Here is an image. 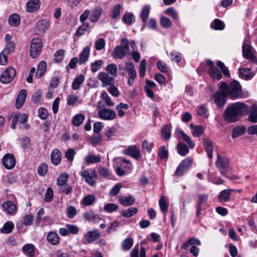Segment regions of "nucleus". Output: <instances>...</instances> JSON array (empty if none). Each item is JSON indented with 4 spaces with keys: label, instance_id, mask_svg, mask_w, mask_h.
<instances>
[{
    "label": "nucleus",
    "instance_id": "1",
    "mask_svg": "<svg viewBox=\"0 0 257 257\" xmlns=\"http://www.w3.org/2000/svg\"><path fill=\"white\" fill-rule=\"evenodd\" d=\"M248 110L247 106L242 102H237L228 105L223 114L224 119L229 122H234L239 119Z\"/></svg>",
    "mask_w": 257,
    "mask_h": 257
},
{
    "label": "nucleus",
    "instance_id": "2",
    "mask_svg": "<svg viewBox=\"0 0 257 257\" xmlns=\"http://www.w3.org/2000/svg\"><path fill=\"white\" fill-rule=\"evenodd\" d=\"M220 89L225 91L227 95H230L232 98L241 96V87L237 81H233L228 85L226 83L223 82L220 85Z\"/></svg>",
    "mask_w": 257,
    "mask_h": 257
},
{
    "label": "nucleus",
    "instance_id": "3",
    "mask_svg": "<svg viewBox=\"0 0 257 257\" xmlns=\"http://www.w3.org/2000/svg\"><path fill=\"white\" fill-rule=\"evenodd\" d=\"M130 50L129 42L127 39L122 38L121 45L115 47L112 53V56L115 59H121L125 57Z\"/></svg>",
    "mask_w": 257,
    "mask_h": 257
},
{
    "label": "nucleus",
    "instance_id": "4",
    "mask_svg": "<svg viewBox=\"0 0 257 257\" xmlns=\"http://www.w3.org/2000/svg\"><path fill=\"white\" fill-rule=\"evenodd\" d=\"M132 168V165L129 160L122 158L118 159L116 167V172L118 176L124 175L125 172L131 171Z\"/></svg>",
    "mask_w": 257,
    "mask_h": 257
},
{
    "label": "nucleus",
    "instance_id": "5",
    "mask_svg": "<svg viewBox=\"0 0 257 257\" xmlns=\"http://www.w3.org/2000/svg\"><path fill=\"white\" fill-rule=\"evenodd\" d=\"M42 48V41L39 37L32 39L30 47V55L35 58L41 53Z\"/></svg>",
    "mask_w": 257,
    "mask_h": 257
},
{
    "label": "nucleus",
    "instance_id": "6",
    "mask_svg": "<svg viewBox=\"0 0 257 257\" xmlns=\"http://www.w3.org/2000/svg\"><path fill=\"white\" fill-rule=\"evenodd\" d=\"M102 102L99 101L98 103V106L101 107L100 108L98 112V115L99 117L104 120H112L115 118L116 116V113L114 111L106 108L101 106V104Z\"/></svg>",
    "mask_w": 257,
    "mask_h": 257
},
{
    "label": "nucleus",
    "instance_id": "7",
    "mask_svg": "<svg viewBox=\"0 0 257 257\" xmlns=\"http://www.w3.org/2000/svg\"><path fill=\"white\" fill-rule=\"evenodd\" d=\"M242 55L244 58L257 64V57L254 55L252 48L249 44L244 42L242 45Z\"/></svg>",
    "mask_w": 257,
    "mask_h": 257
},
{
    "label": "nucleus",
    "instance_id": "8",
    "mask_svg": "<svg viewBox=\"0 0 257 257\" xmlns=\"http://www.w3.org/2000/svg\"><path fill=\"white\" fill-rule=\"evenodd\" d=\"M126 70L128 73L127 84L132 86L137 77V72L134 64L132 62L127 61L125 63Z\"/></svg>",
    "mask_w": 257,
    "mask_h": 257
},
{
    "label": "nucleus",
    "instance_id": "9",
    "mask_svg": "<svg viewBox=\"0 0 257 257\" xmlns=\"http://www.w3.org/2000/svg\"><path fill=\"white\" fill-rule=\"evenodd\" d=\"M206 64L209 67L208 74L213 78L220 80L222 78V74L220 70L215 66L214 62L211 60H206Z\"/></svg>",
    "mask_w": 257,
    "mask_h": 257
},
{
    "label": "nucleus",
    "instance_id": "10",
    "mask_svg": "<svg viewBox=\"0 0 257 257\" xmlns=\"http://www.w3.org/2000/svg\"><path fill=\"white\" fill-rule=\"evenodd\" d=\"M16 72L15 69L10 67L8 68L1 75L0 80L3 83L10 82L15 77Z\"/></svg>",
    "mask_w": 257,
    "mask_h": 257
},
{
    "label": "nucleus",
    "instance_id": "11",
    "mask_svg": "<svg viewBox=\"0 0 257 257\" xmlns=\"http://www.w3.org/2000/svg\"><path fill=\"white\" fill-rule=\"evenodd\" d=\"M217 160L216 162V165L219 169L221 173L224 175L229 169V161L227 158L221 157L217 156Z\"/></svg>",
    "mask_w": 257,
    "mask_h": 257
},
{
    "label": "nucleus",
    "instance_id": "12",
    "mask_svg": "<svg viewBox=\"0 0 257 257\" xmlns=\"http://www.w3.org/2000/svg\"><path fill=\"white\" fill-rule=\"evenodd\" d=\"M227 94L225 91H218L214 93L213 97L214 102L218 107H222L226 103Z\"/></svg>",
    "mask_w": 257,
    "mask_h": 257
},
{
    "label": "nucleus",
    "instance_id": "13",
    "mask_svg": "<svg viewBox=\"0 0 257 257\" xmlns=\"http://www.w3.org/2000/svg\"><path fill=\"white\" fill-rule=\"evenodd\" d=\"M192 163V160L190 158H187L183 160L177 167L175 175L182 176L188 169Z\"/></svg>",
    "mask_w": 257,
    "mask_h": 257
},
{
    "label": "nucleus",
    "instance_id": "14",
    "mask_svg": "<svg viewBox=\"0 0 257 257\" xmlns=\"http://www.w3.org/2000/svg\"><path fill=\"white\" fill-rule=\"evenodd\" d=\"M175 135L178 140H182L185 142L188 145V147L192 149L194 147L195 143L192 141L190 137L186 135L184 132L180 130H176Z\"/></svg>",
    "mask_w": 257,
    "mask_h": 257
},
{
    "label": "nucleus",
    "instance_id": "15",
    "mask_svg": "<svg viewBox=\"0 0 257 257\" xmlns=\"http://www.w3.org/2000/svg\"><path fill=\"white\" fill-rule=\"evenodd\" d=\"M3 164L6 169H12L16 165L15 158L11 154H7L3 158Z\"/></svg>",
    "mask_w": 257,
    "mask_h": 257
},
{
    "label": "nucleus",
    "instance_id": "16",
    "mask_svg": "<svg viewBox=\"0 0 257 257\" xmlns=\"http://www.w3.org/2000/svg\"><path fill=\"white\" fill-rule=\"evenodd\" d=\"M123 153L124 155L130 156L138 160L141 158L140 150L136 145L129 146L128 148L123 151Z\"/></svg>",
    "mask_w": 257,
    "mask_h": 257
},
{
    "label": "nucleus",
    "instance_id": "17",
    "mask_svg": "<svg viewBox=\"0 0 257 257\" xmlns=\"http://www.w3.org/2000/svg\"><path fill=\"white\" fill-rule=\"evenodd\" d=\"M98 79L102 82L103 87H106L112 84L114 80V77H110L105 72H100L98 75Z\"/></svg>",
    "mask_w": 257,
    "mask_h": 257
},
{
    "label": "nucleus",
    "instance_id": "18",
    "mask_svg": "<svg viewBox=\"0 0 257 257\" xmlns=\"http://www.w3.org/2000/svg\"><path fill=\"white\" fill-rule=\"evenodd\" d=\"M41 6L40 0H30L26 4V10L29 13H34L38 11Z\"/></svg>",
    "mask_w": 257,
    "mask_h": 257
},
{
    "label": "nucleus",
    "instance_id": "19",
    "mask_svg": "<svg viewBox=\"0 0 257 257\" xmlns=\"http://www.w3.org/2000/svg\"><path fill=\"white\" fill-rule=\"evenodd\" d=\"M27 96V90L22 89L19 92L16 102V107L19 109L24 104Z\"/></svg>",
    "mask_w": 257,
    "mask_h": 257
},
{
    "label": "nucleus",
    "instance_id": "20",
    "mask_svg": "<svg viewBox=\"0 0 257 257\" xmlns=\"http://www.w3.org/2000/svg\"><path fill=\"white\" fill-rule=\"evenodd\" d=\"M90 48L89 46H87L83 49L82 51L79 55V64L81 65L85 63L89 59Z\"/></svg>",
    "mask_w": 257,
    "mask_h": 257
},
{
    "label": "nucleus",
    "instance_id": "21",
    "mask_svg": "<svg viewBox=\"0 0 257 257\" xmlns=\"http://www.w3.org/2000/svg\"><path fill=\"white\" fill-rule=\"evenodd\" d=\"M100 236V233L97 230H92L88 231L86 233L85 237L86 240L88 243H90L96 240L97 239L99 238Z\"/></svg>",
    "mask_w": 257,
    "mask_h": 257
},
{
    "label": "nucleus",
    "instance_id": "22",
    "mask_svg": "<svg viewBox=\"0 0 257 257\" xmlns=\"http://www.w3.org/2000/svg\"><path fill=\"white\" fill-rule=\"evenodd\" d=\"M203 145L205 151L207 152L208 158L211 159L212 158V153L213 150L212 142L208 139H205L203 141Z\"/></svg>",
    "mask_w": 257,
    "mask_h": 257
},
{
    "label": "nucleus",
    "instance_id": "23",
    "mask_svg": "<svg viewBox=\"0 0 257 257\" xmlns=\"http://www.w3.org/2000/svg\"><path fill=\"white\" fill-rule=\"evenodd\" d=\"M51 160L54 165H57L61 160V152L57 149H55L51 153Z\"/></svg>",
    "mask_w": 257,
    "mask_h": 257
},
{
    "label": "nucleus",
    "instance_id": "24",
    "mask_svg": "<svg viewBox=\"0 0 257 257\" xmlns=\"http://www.w3.org/2000/svg\"><path fill=\"white\" fill-rule=\"evenodd\" d=\"M239 72L241 77L246 80L251 79L254 76L253 73L249 68H239Z\"/></svg>",
    "mask_w": 257,
    "mask_h": 257
},
{
    "label": "nucleus",
    "instance_id": "25",
    "mask_svg": "<svg viewBox=\"0 0 257 257\" xmlns=\"http://www.w3.org/2000/svg\"><path fill=\"white\" fill-rule=\"evenodd\" d=\"M119 203L125 206H131L133 204L135 201V198L133 196L127 197L122 196L119 198Z\"/></svg>",
    "mask_w": 257,
    "mask_h": 257
},
{
    "label": "nucleus",
    "instance_id": "26",
    "mask_svg": "<svg viewBox=\"0 0 257 257\" xmlns=\"http://www.w3.org/2000/svg\"><path fill=\"white\" fill-rule=\"evenodd\" d=\"M151 7L148 5L144 6L141 12L140 18L144 23H147V19L149 16Z\"/></svg>",
    "mask_w": 257,
    "mask_h": 257
},
{
    "label": "nucleus",
    "instance_id": "27",
    "mask_svg": "<svg viewBox=\"0 0 257 257\" xmlns=\"http://www.w3.org/2000/svg\"><path fill=\"white\" fill-rule=\"evenodd\" d=\"M47 239L48 242L53 245L57 244L59 242V237L58 234L53 231H51L48 234Z\"/></svg>",
    "mask_w": 257,
    "mask_h": 257
},
{
    "label": "nucleus",
    "instance_id": "28",
    "mask_svg": "<svg viewBox=\"0 0 257 257\" xmlns=\"http://www.w3.org/2000/svg\"><path fill=\"white\" fill-rule=\"evenodd\" d=\"M232 190L230 189H225L219 193V199L221 202H228L230 199V193Z\"/></svg>",
    "mask_w": 257,
    "mask_h": 257
},
{
    "label": "nucleus",
    "instance_id": "29",
    "mask_svg": "<svg viewBox=\"0 0 257 257\" xmlns=\"http://www.w3.org/2000/svg\"><path fill=\"white\" fill-rule=\"evenodd\" d=\"M84 161L87 164H93L100 162L101 158L99 155L89 154L84 157Z\"/></svg>",
    "mask_w": 257,
    "mask_h": 257
},
{
    "label": "nucleus",
    "instance_id": "30",
    "mask_svg": "<svg viewBox=\"0 0 257 257\" xmlns=\"http://www.w3.org/2000/svg\"><path fill=\"white\" fill-rule=\"evenodd\" d=\"M47 68V63L45 61H41L38 67L36 76L38 78H41L44 74Z\"/></svg>",
    "mask_w": 257,
    "mask_h": 257
},
{
    "label": "nucleus",
    "instance_id": "31",
    "mask_svg": "<svg viewBox=\"0 0 257 257\" xmlns=\"http://www.w3.org/2000/svg\"><path fill=\"white\" fill-rule=\"evenodd\" d=\"M101 130H94V134L93 136L89 138L90 141L93 145H97L99 143L102 139V137L99 134Z\"/></svg>",
    "mask_w": 257,
    "mask_h": 257
},
{
    "label": "nucleus",
    "instance_id": "32",
    "mask_svg": "<svg viewBox=\"0 0 257 257\" xmlns=\"http://www.w3.org/2000/svg\"><path fill=\"white\" fill-rule=\"evenodd\" d=\"M24 253L29 257H33L35 255V246L32 244H27L23 247Z\"/></svg>",
    "mask_w": 257,
    "mask_h": 257
},
{
    "label": "nucleus",
    "instance_id": "33",
    "mask_svg": "<svg viewBox=\"0 0 257 257\" xmlns=\"http://www.w3.org/2000/svg\"><path fill=\"white\" fill-rule=\"evenodd\" d=\"M84 76L80 74L77 76L73 80L72 84V88L73 90H77L80 88L81 84L83 82Z\"/></svg>",
    "mask_w": 257,
    "mask_h": 257
},
{
    "label": "nucleus",
    "instance_id": "34",
    "mask_svg": "<svg viewBox=\"0 0 257 257\" xmlns=\"http://www.w3.org/2000/svg\"><path fill=\"white\" fill-rule=\"evenodd\" d=\"M50 26V22L48 20L43 19L38 22L37 27L41 32H44Z\"/></svg>",
    "mask_w": 257,
    "mask_h": 257
},
{
    "label": "nucleus",
    "instance_id": "35",
    "mask_svg": "<svg viewBox=\"0 0 257 257\" xmlns=\"http://www.w3.org/2000/svg\"><path fill=\"white\" fill-rule=\"evenodd\" d=\"M9 23L13 27H18L20 24V18L17 14L11 15L9 18Z\"/></svg>",
    "mask_w": 257,
    "mask_h": 257
},
{
    "label": "nucleus",
    "instance_id": "36",
    "mask_svg": "<svg viewBox=\"0 0 257 257\" xmlns=\"http://www.w3.org/2000/svg\"><path fill=\"white\" fill-rule=\"evenodd\" d=\"M4 208L9 214H12L16 210V207L14 203L11 201H8L3 203Z\"/></svg>",
    "mask_w": 257,
    "mask_h": 257
},
{
    "label": "nucleus",
    "instance_id": "37",
    "mask_svg": "<svg viewBox=\"0 0 257 257\" xmlns=\"http://www.w3.org/2000/svg\"><path fill=\"white\" fill-rule=\"evenodd\" d=\"M84 217L87 220L91 221L94 223L98 222L100 219L99 215L95 214L92 211L85 213L84 214Z\"/></svg>",
    "mask_w": 257,
    "mask_h": 257
},
{
    "label": "nucleus",
    "instance_id": "38",
    "mask_svg": "<svg viewBox=\"0 0 257 257\" xmlns=\"http://www.w3.org/2000/svg\"><path fill=\"white\" fill-rule=\"evenodd\" d=\"M210 27L216 30H222L224 29V24L220 20L216 19L211 24Z\"/></svg>",
    "mask_w": 257,
    "mask_h": 257
},
{
    "label": "nucleus",
    "instance_id": "39",
    "mask_svg": "<svg viewBox=\"0 0 257 257\" xmlns=\"http://www.w3.org/2000/svg\"><path fill=\"white\" fill-rule=\"evenodd\" d=\"M79 231V228L77 226L73 224H66L65 228V236L71 233L72 234H76Z\"/></svg>",
    "mask_w": 257,
    "mask_h": 257
},
{
    "label": "nucleus",
    "instance_id": "40",
    "mask_svg": "<svg viewBox=\"0 0 257 257\" xmlns=\"http://www.w3.org/2000/svg\"><path fill=\"white\" fill-rule=\"evenodd\" d=\"M177 151L180 155L185 156L189 153V149L186 145L180 143L177 145Z\"/></svg>",
    "mask_w": 257,
    "mask_h": 257
},
{
    "label": "nucleus",
    "instance_id": "41",
    "mask_svg": "<svg viewBox=\"0 0 257 257\" xmlns=\"http://www.w3.org/2000/svg\"><path fill=\"white\" fill-rule=\"evenodd\" d=\"M251 112L248 116V119L252 122H257V105H251Z\"/></svg>",
    "mask_w": 257,
    "mask_h": 257
},
{
    "label": "nucleus",
    "instance_id": "42",
    "mask_svg": "<svg viewBox=\"0 0 257 257\" xmlns=\"http://www.w3.org/2000/svg\"><path fill=\"white\" fill-rule=\"evenodd\" d=\"M79 102V97L75 94H70L67 96V103L69 106H75Z\"/></svg>",
    "mask_w": 257,
    "mask_h": 257
},
{
    "label": "nucleus",
    "instance_id": "43",
    "mask_svg": "<svg viewBox=\"0 0 257 257\" xmlns=\"http://www.w3.org/2000/svg\"><path fill=\"white\" fill-rule=\"evenodd\" d=\"M159 206L162 212L163 213H165L167 212L168 207H169V203L165 200V198L164 196H162L159 201Z\"/></svg>",
    "mask_w": 257,
    "mask_h": 257
},
{
    "label": "nucleus",
    "instance_id": "44",
    "mask_svg": "<svg viewBox=\"0 0 257 257\" xmlns=\"http://www.w3.org/2000/svg\"><path fill=\"white\" fill-rule=\"evenodd\" d=\"M19 121L20 124L19 127L20 128H27L28 127H29V125L27 123L28 116L25 113H23L21 115L20 114Z\"/></svg>",
    "mask_w": 257,
    "mask_h": 257
},
{
    "label": "nucleus",
    "instance_id": "45",
    "mask_svg": "<svg viewBox=\"0 0 257 257\" xmlns=\"http://www.w3.org/2000/svg\"><path fill=\"white\" fill-rule=\"evenodd\" d=\"M85 116L82 113H78L76 114L73 118L72 123L76 126H79L84 121Z\"/></svg>",
    "mask_w": 257,
    "mask_h": 257
},
{
    "label": "nucleus",
    "instance_id": "46",
    "mask_svg": "<svg viewBox=\"0 0 257 257\" xmlns=\"http://www.w3.org/2000/svg\"><path fill=\"white\" fill-rule=\"evenodd\" d=\"M106 71L109 73L113 77H116L117 74L116 65L114 63L108 65L106 67Z\"/></svg>",
    "mask_w": 257,
    "mask_h": 257
},
{
    "label": "nucleus",
    "instance_id": "47",
    "mask_svg": "<svg viewBox=\"0 0 257 257\" xmlns=\"http://www.w3.org/2000/svg\"><path fill=\"white\" fill-rule=\"evenodd\" d=\"M103 64V62L101 60H96L91 63V71L93 73L96 72L101 68Z\"/></svg>",
    "mask_w": 257,
    "mask_h": 257
},
{
    "label": "nucleus",
    "instance_id": "48",
    "mask_svg": "<svg viewBox=\"0 0 257 257\" xmlns=\"http://www.w3.org/2000/svg\"><path fill=\"white\" fill-rule=\"evenodd\" d=\"M14 227V223L12 221H8L1 228V232L3 233H9L12 232Z\"/></svg>",
    "mask_w": 257,
    "mask_h": 257
},
{
    "label": "nucleus",
    "instance_id": "49",
    "mask_svg": "<svg viewBox=\"0 0 257 257\" xmlns=\"http://www.w3.org/2000/svg\"><path fill=\"white\" fill-rule=\"evenodd\" d=\"M133 243V239L132 238H126L121 244L122 249L124 250H129L132 247Z\"/></svg>",
    "mask_w": 257,
    "mask_h": 257
},
{
    "label": "nucleus",
    "instance_id": "50",
    "mask_svg": "<svg viewBox=\"0 0 257 257\" xmlns=\"http://www.w3.org/2000/svg\"><path fill=\"white\" fill-rule=\"evenodd\" d=\"M95 200V197L93 195H88L82 200V203L85 206L92 205Z\"/></svg>",
    "mask_w": 257,
    "mask_h": 257
},
{
    "label": "nucleus",
    "instance_id": "51",
    "mask_svg": "<svg viewBox=\"0 0 257 257\" xmlns=\"http://www.w3.org/2000/svg\"><path fill=\"white\" fill-rule=\"evenodd\" d=\"M165 13L168 16H170L175 21H178L179 16L178 12L173 8H168L166 11Z\"/></svg>",
    "mask_w": 257,
    "mask_h": 257
},
{
    "label": "nucleus",
    "instance_id": "52",
    "mask_svg": "<svg viewBox=\"0 0 257 257\" xmlns=\"http://www.w3.org/2000/svg\"><path fill=\"white\" fill-rule=\"evenodd\" d=\"M138 212V209L136 207L129 208L122 212V215L125 217H131L136 214Z\"/></svg>",
    "mask_w": 257,
    "mask_h": 257
},
{
    "label": "nucleus",
    "instance_id": "53",
    "mask_svg": "<svg viewBox=\"0 0 257 257\" xmlns=\"http://www.w3.org/2000/svg\"><path fill=\"white\" fill-rule=\"evenodd\" d=\"M158 155L160 159L167 160L168 157V151L164 146H161L159 149Z\"/></svg>",
    "mask_w": 257,
    "mask_h": 257
},
{
    "label": "nucleus",
    "instance_id": "54",
    "mask_svg": "<svg viewBox=\"0 0 257 257\" xmlns=\"http://www.w3.org/2000/svg\"><path fill=\"white\" fill-rule=\"evenodd\" d=\"M161 25L164 28H169L172 27V22L170 19L165 17H162L160 21Z\"/></svg>",
    "mask_w": 257,
    "mask_h": 257
},
{
    "label": "nucleus",
    "instance_id": "55",
    "mask_svg": "<svg viewBox=\"0 0 257 257\" xmlns=\"http://www.w3.org/2000/svg\"><path fill=\"white\" fill-rule=\"evenodd\" d=\"M101 97L107 106L109 107L114 105V103L112 101L110 97L108 95L107 93L103 92L101 95Z\"/></svg>",
    "mask_w": 257,
    "mask_h": 257
},
{
    "label": "nucleus",
    "instance_id": "56",
    "mask_svg": "<svg viewBox=\"0 0 257 257\" xmlns=\"http://www.w3.org/2000/svg\"><path fill=\"white\" fill-rule=\"evenodd\" d=\"M128 108V105L123 103H120L118 105H116V109L118 111V115L120 117H122L124 115V112L123 109H127Z\"/></svg>",
    "mask_w": 257,
    "mask_h": 257
},
{
    "label": "nucleus",
    "instance_id": "57",
    "mask_svg": "<svg viewBox=\"0 0 257 257\" xmlns=\"http://www.w3.org/2000/svg\"><path fill=\"white\" fill-rule=\"evenodd\" d=\"M122 21L127 25H131L134 23L135 21L134 15L132 14H126L122 18Z\"/></svg>",
    "mask_w": 257,
    "mask_h": 257
},
{
    "label": "nucleus",
    "instance_id": "58",
    "mask_svg": "<svg viewBox=\"0 0 257 257\" xmlns=\"http://www.w3.org/2000/svg\"><path fill=\"white\" fill-rule=\"evenodd\" d=\"M146 71V60L143 59L140 64L139 73L140 77L143 78L145 76Z\"/></svg>",
    "mask_w": 257,
    "mask_h": 257
},
{
    "label": "nucleus",
    "instance_id": "59",
    "mask_svg": "<svg viewBox=\"0 0 257 257\" xmlns=\"http://www.w3.org/2000/svg\"><path fill=\"white\" fill-rule=\"evenodd\" d=\"M64 55V52L63 50H60L57 51L54 55V62L58 63L61 62L63 59Z\"/></svg>",
    "mask_w": 257,
    "mask_h": 257
},
{
    "label": "nucleus",
    "instance_id": "60",
    "mask_svg": "<svg viewBox=\"0 0 257 257\" xmlns=\"http://www.w3.org/2000/svg\"><path fill=\"white\" fill-rule=\"evenodd\" d=\"M15 43L12 41H9L7 43L6 46L3 51L9 54L13 52L15 50Z\"/></svg>",
    "mask_w": 257,
    "mask_h": 257
},
{
    "label": "nucleus",
    "instance_id": "61",
    "mask_svg": "<svg viewBox=\"0 0 257 257\" xmlns=\"http://www.w3.org/2000/svg\"><path fill=\"white\" fill-rule=\"evenodd\" d=\"M154 146V143H149L147 141H144L142 143V150L145 152L150 153Z\"/></svg>",
    "mask_w": 257,
    "mask_h": 257
},
{
    "label": "nucleus",
    "instance_id": "62",
    "mask_svg": "<svg viewBox=\"0 0 257 257\" xmlns=\"http://www.w3.org/2000/svg\"><path fill=\"white\" fill-rule=\"evenodd\" d=\"M48 171V165L46 163L41 164L37 169V172L40 176H44Z\"/></svg>",
    "mask_w": 257,
    "mask_h": 257
},
{
    "label": "nucleus",
    "instance_id": "63",
    "mask_svg": "<svg viewBox=\"0 0 257 257\" xmlns=\"http://www.w3.org/2000/svg\"><path fill=\"white\" fill-rule=\"evenodd\" d=\"M105 46V40L103 38H99L96 40L95 42V48L97 50H101L104 48Z\"/></svg>",
    "mask_w": 257,
    "mask_h": 257
},
{
    "label": "nucleus",
    "instance_id": "64",
    "mask_svg": "<svg viewBox=\"0 0 257 257\" xmlns=\"http://www.w3.org/2000/svg\"><path fill=\"white\" fill-rule=\"evenodd\" d=\"M76 154V152L75 150L73 149L70 148L68 149L66 152H65V158L70 162H72L74 156Z\"/></svg>",
    "mask_w": 257,
    "mask_h": 257
}]
</instances>
